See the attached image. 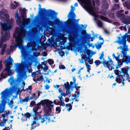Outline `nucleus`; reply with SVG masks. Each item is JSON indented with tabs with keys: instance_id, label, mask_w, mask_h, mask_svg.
<instances>
[{
	"instance_id": "obj_23",
	"label": "nucleus",
	"mask_w": 130,
	"mask_h": 130,
	"mask_svg": "<svg viewBox=\"0 0 130 130\" xmlns=\"http://www.w3.org/2000/svg\"><path fill=\"white\" fill-rule=\"evenodd\" d=\"M68 91H66V93H64L62 92L61 93L59 96H58V98L59 100H61V99H62L63 98H62V96H63L64 97L66 96L67 95H68V93H67Z\"/></svg>"
},
{
	"instance_id": "obj_60",
	"label": "nucleus",
	"mask_w": 130,
	"mask_h": 130,
	"mask_svg": "<svg viewBox=\"0 0 130 130\" xmlns=\"http://www.w3.org/2000/svg\"><path fill=\"white\" fill-rule=\"evenodd\" d=\"M113 24H115L116 25H119L120 24L119 23L117 22H114Z\"/></svg>"
},
{
	"instance_id": "obj_40",
	"label": "nucleus",
	"mask_w": 130,
	"mask_h": 130,
	"mask_svg": "<svg viewBox=\"0 0 130 130\" xmlns=\"http://www.w3.org/2000/svg\"><path fill=\"white\" fill-rule=\"evenodd\" d=\"M30 105L31 106H35L36 105L35 102L34 101H31L30 103Z\"/></svg>"
},
{
	"instance_id": "obj_1",
	"label": "nucleus",
	"mask_w": 130,
	"mask_h": 130,
	"mask_svg": "<svg viewBox=\"0 0 130 130\" xmlns=\"http://www.w3.org/2000/svg\"><path fill=\"white\" fill-rule=\"evenodd\" d=\"M53 102L52 101H50L48 99L44 100H41L39 103L36 104L35 107L33 108V110L36 112L40 108L41 105L42 106L46 105L47 109H45L44 111V114L42 116L41 115L39 116V119L40 120L41 123H44L47 120H48V122L51 121L49 116L51 113L52 108L53 107Z\"/></svg>"
},
{
	"instance_id": "obj_44",
	"label": "nucleus",
	"mask_w": 130,
	"mask_h": 130,
	"mask_svg": "<svg viewBox=\"0 0 130 130\" xmlns=\"http://www.w3.org/2000/svg\"><path fill=\"white\" fill-rule=\"evenodd\" d=\"M56 23H60L61 25H63L64 23L63 22H60L59 20H56Z\"/></svg>"
},
{
	"instance_id": "obj_38",
	"label": "nucleus",
	"mask_w": 130,
	"mask_h": 130,
	"mask_svg": "<svg viewBox=\"0 0 130 130\" xmlns=\"http://www.w3.org/2000/svg\"><path fill=\"white\" fill-rule=\"evenodd\" d=\"M82 59L85 60L86 59H89V58L88 57H87L86 54H83L82 55Z\"/></svg>"
},
{
	"instance_id": "obj_64",
	"label": "nucleus",
	"mask_w": 130,
	"mask_h": 130,
	"mask_svg": "<svg viewBox=\"0 0 130 130\" xmlns=\"http://www.w3.org/2000/svg\"><path fill=\"white\" fill-rule=\"evenodd\" d=\"M34 120L35 121H36L38 120L39 119H39V118H38L37 116H35V117H34Z\"/></svg>"
},
{
	"instance_id": "obj_12",
	"label": "nucleus",
	"mask_w": 130,
	"mask_h": 130,
	"mask_svg": "<svg viewBox=\"0 0 130 130\" xmlns=\"http://www.w3.org/2000/svg\"><path fill=\"white\" fill-rule=\"evenodd\" d=\"M10 35L9 34L6 33L5 35H4L3 33H1V38L0 41V48L2 47L4 42L10 39Z\"/></svg>"
},
{
	"instance_id": "obj_31",
	"label": "nucleus",
	"mask_w": 130,
	"mask_h": 130,
	"mask_svg": "<svg viewBox=\"0 0 130 130\" xmlns=\"http://www.w3.org/2000/svg\"><path fill=\"white\" fill-rule=\"evenodd\" d=\"M97 23L98 26L100 27H102L103 26V23L102 21L100 20H98L97 22Z\"/></svg>"
},
{
	"instance_id": "obj_4",
	"label": "nucleus",
	"mask_w": 130,
	"mask_h": 130,
	"mask_svg": "<svg viewBox=\"0 0 130 130\" xmlns=\"http://www.w3.org/2000/svg\"><path fill=\"white\" fill-rule=\"evenodd\" d=\"M76 15L74 12V10L72 9L68 15V19L67 22H67V24L72 30H73L75 29L77 26L76 23H78L79 20V19H76Z\"/></svg>"
},
{
	"instance_id": "obj_5",
	"label": "nucleus",
	"mask_w": 130,
	"mask_h": 130,
	"mask_svg": "<svg viewBox=\"0 0 130 130\" xmlns=\"http://www.w3.org/2000/svg\"><path fill=\"white\" fill-rule=\"evenodd\" d=\"M40 9V10L39 11L38 13L42 14L45 13L48 17H49L50 19L53 20L52 21L48 20H47L48 24L49 26H53L55 24V17L54 15L55 13V11L51 9L45 10V8H41Z\"/></svg>"
},
{
	"instance_id": "obj_37",
	"label": "nucleus",
	"mask_w": 130,
	"mask_h": 130,
	"mask_svg": "<svg viewBox=\"0 0 130 130\" xmlns=\"http://www.w3.org/2000/svg\"><path fill=\"white\" fill-rule=\"evenodd\" d=\"M7 76V74L6 73L4 75H3V72H2L1 74V77H0V81L2 79V78H5L6 77V76Z\"/></svg>"
},
{
	"instance_id": "obj_56",
	"label": "nucleus",
	"mask_w": 130,
	"mask_h": 130,
	"mask_svg": "<svg viewBox=\"0 0 130 130\" xmlns=\"http://www.w3.org/2000/svg\"><path fill=\"white\" fill-rule=\"evenodd\" d=\"M6 47V44H4L2 49L5 50Z\"/></svg>"
},
{
	"instance_id": "obj_49",
	"label": "nucleus",
	"mask_w": 130,
	"mask_h": 130,
	"mask_svg": "<svg viewBox=\"0 0 130 130\" xmlns=\"http://www.w3.org/2000/svg\"><path fill=\"white\" fill-rule=\"evenodd\" d=\"M65 54L64 52L63 51L61 50L60 52V54L61 56L62 57Z\"/></svg>"
},
{
	"instance_id": "obj_30",
	"label": "nucleus",
	"mask_w": 130,
	"mask_h": 130,
	"mask_svg": "<svg viewBox=\"0 0 130 130\" xmlns=\"http://www.w3.org/2000/svg\"><path fill=\"white\" fill-rule=\"evenodd\" d=\"M8 120L7 119H3L2 122L0 123V126H3L4 124H6V122Z\"/></svg>"
},
{
	"instance_id": "obj_58",
	"label": "nucleus",
	"mask_w": 130,
	"mask_h": 130,
	"mask_svg": "<svg viewBox=\"0 0 130 130\" xmlns=\"http://www.w3.org/2000/svg\"><path fill=\"white\" fill-rule=\"evenodd\" d=\"M75 93H77V97L76 98H77L79 96V95L80 94V92H79L78 91H76L75 92Z\"/></svg>"
},
{
	"instance_id": "obj_18",
	"label": "nucleus",
	"mask_w": 130,
	"mask_h": 130,
	"mask_svg": "<svg viewBox=\"0 0 130 130\" xmlns=\"http://www.w3.org/2000/svg\"><path fill=\"white\" fill-rule=\"evenodd\" d=\"M118 12H119V11H117L116 13V16L117 17L119 18L122 20V21L125 18V15L124 14H121L118 13Z\"/></svg>"
},
{
	"instance_id": "obj_7",
	"label": "nucleus",
	"mask_w": 130,
	"mask_h": 130,
	"mask_svg": "<svg viewBox=\"0 0 130 130\" xmlns=\"http://www.w3.org/2000/svg\"><path fill=\"white\" fill-rule=\"evenodd\" d=\"M19 79H14L13 76L10 77L8 79V82L10 83L12 87L10 88V91L12 92H15L18 89L17 87L18 83L19 82Z\"/></svg>"
},
{
	"instance_id": "obj_20",
	"label": "nucleus",
	"mask_w": 130,
	"mask_h": 130,
	"mask_svg": "<svg viewBox=\"0 0 130 130\" xmlns=\"http://www.w3.org/2000/svg\"><path fill=\"white\" fill-rule=\"evenodd\" d=\"M14 3L15 4V5L13 4H11L10 6V8L11 9H15L19 5V3L16 1H14Z\"/></svg>"
},
{
	"instance_id": "obj_10",
	"label": "nucleus",
	"mask_w": 130,
	"mask_h": 130,
	"mask_svg": "<svg viewBox=\"0 0 130 130\" xmlns=\"http://www.w3.org/2000/svg\"><path fill=\"white\" fill-rule=\"evenodd\" d=\"M0 24L2 27V31H4V35H5V34L6 33L10 35V32L9 30L11 28V25H8L6 23H2L0 22Z\"/></svg>"
},
{
	"instance_id": "obj_11",
	"label": "nucleus",
	"mask_w": 130,
	"mask_h": 130,
	"mask_svg": "<svg viewBox=\"0 0 130 130\" xmlns=\"http://www.w3.org/2000/svg\"><path fill=\"white\" fill-rule=\"evenodd\" d=\"M6 10L4 9H2L0 11V19L4 20L6 21H8L9 19V16L6 13Z\"/></svg>"
},
{
	"instance_id": "obj_32",
	"label": "nucleus",
	"mask_w": 130,
	"mask_h": 130,
	"mask_svg": "<svg viewBox=\"0 0 130 130\" xmlns=\"http://www.w3.org/2000/svg\"><path fill=\"white\" fill-rule=\"evenodd\" d=\"M47 61L48 63L50 65L53 64L54 63V61L52 59H48Z\"/></svg>"
},
{
	"instance_id": "obj_35",
	"label": "nucleus",
	"mask_w": 130,
	"mask_h": 130,
	"mask_svg": "<svg viewBox=\"0 0 130 130\" xmlns=\"http://www.w3.org/2000/svg\"><path fill=\"white\" fill-rule=\"evenodd\" d=\"M61 107H60V106L56 107V111L58 112L57 113H59L61 111Z\"/></svg>"
},
{
	"instance_id": "obj_27",
	"label": "nucleus",
	"mask_w": 130,
	"mask_h": 130,
	"mask_svg": "<svg viewBox=\"0 0 130 130\" xmlns=\"http://www.w3.org/2000/svg\"><path fill=\"white\" fill-rule=\"evenodd\" d=\"M124 5L128 9H130V1L125 2Z\"/></svg>"
},
{
	"instance_id": "obj_13",
	"label": "nucleus",
	"mask_w": 130,
	"mask_h": 130,
	"mask_svg": "<svg viewBox=\"0 0 130 130\" xmlns=\"http://www.w3.org/2000/svg\"><path fill=\"white\" fill-rule=\"evenodd\" d=\"M9 90L8 88H6L5 90L2 92L1 94V98L2 99V102L4 103L5 100L8 97L9 95Z\"/></svg>"
},
{
	"instance_id": "obj_24",
	"label": "nucleus",
	"mask_w": 130,
	"mask_h": 130,
	"mask_svg": "<svg viewBox=\"0 0 130 130\" xmlns=\"http://www.w3.org/2000/svg\"><path fill=\"white\" fill-rule=\"evenodd\" d=\"M119 5L118 4H115L113 6L111 9V11H113L115 10H117L119 9Z\"/></svg>"
},
{
	"instance_id": "obj_21",
	"label": "nucleus",
	"mask_w": 130,
	"mask_h": 130,
	"mask_svg": "<svg viewBox=\"0 0 130 130\" xmlns=\"http://www.w3.org/2000/svg\"><path fill=\"white\" fill-rule=\"evenodd\" d=\"M29 100V97L28 96L26 97L24 99H20V100L19 103L21 104H23V103L24 102H28Z\"/></svg>"
},
{
	"instance_id": "obj_36",
	"label": "nucleus",
	"mask_w": 130,
	"mask_h": 130,
	"mask_svg": "<svg viewBox=\"0 0 130 130\" xmlns=\"http://www.w3.org/2000/svg\"><path fill=\"white\" fill-rule=\"evenodd\" d=\"M85 65L87 68V72H89L90 70H91L90 66L89 64L88 63L86 64Z\"/></svg>"
},
{
	"instance_id": "obj_48",
	"label": "nucleus",
	"mask_w": 130,
	"mask_h": 130,
	"mask_svg": "<svg viewBox=\"0 0 130 130\" xmlns=\"http://www.w3.org/2000/svg\"><path fill=\"white\" fill-rule=\"evenodd\" d=\"M70 87L71 88V90L72 91L73 90L72 89V88H74V87L73 86V84H74V83L73 82H70Z\"/></svg>"
},
{
	"instance_id": "obj_51",
	"label": "nucleus",
	"mask_w": 130,
	"mask_h": 130,
	"mask_svg": "<svg viewBox=\"0 0 130 130\" xmlns=\"http://www.w3.org/2000/svg\"><path fill=\"white\" fill-rule=\"evenodd\" d=\"M5 51V50L2 49L1 51L0 52V54L1 55H3Z\"/></svg>"
},
{
	"instance_id": "obj_34",
	"label": "nucleus",
	"mask_w": 130,
	"mask_h": 130,
	"mask_svg": "<svg viewBox=\"0 0 130 130\" xmlns=\"http://www.w3.org/2000/svg\"><path fill=\"white\" fill-rule=\"evenodd\" d=\"M24 116L27 118H29L31 116V114L29 112H27L25 113Z\"/></svg>"
},
{
	"instance_id": "obj_59",
	"label": "nucleus",
	"mask_w": 130,
	"mask_h": 130,
	"mask_svg": "<svg viewBox=\"0 0 130 130\" xmlns=\"http://www.w3.org/2000/svg\"><path fill=\"white\" fill-rule=\"evenodd\" d=\"M43 56H46L47 55V53L45 52H43Z\"/></svg>"
},
{
	"instance_id": "obj_43",
	"label": "nucleus",
	"mask_w": 130,
	"mask_h": 130,
	"mask_svg": "<svg viewBox=\"0 0 130 130\" xmlns=\"http://www.w3.org/2000/svg\"><path fill=\"white\" fill-rule=\"evenodd\" d=\"M13 102L12 100H11L10 101V103H9V105L10 106V108H12L13 106Z\"/></svg>"
},
{
	"instance_id": "obj_28",
	"label": "nucleus",
	"mask_w": 130,
	"mask_h": 130,
	"mask_svg": "<svg viewBox=\"0 0 130 130\" xmlns=\"http://www.w3.org/2000/svg\"><path fill=\"white\" fill-rule=\"evenodd\" d=\"M104 42H100V44H98L95 46L96 48L98 50H99L102 47V45L103 44Z\"/></svg>"
},
{
	"instance_id": "obj_19",
	"label": "nucleus",
	"mask_w": 130,
	"mask_h": 130,
	"mask_svg": "<svg viewBox=\"0 0 130 130\" xmlns=\"http://www.w3.org/2000/svg\"><path fill=\"white\" fill-rule=\"evenodd\" d=\"M18 13H16L15 14V18L17 19L16 22L17 24L20 23L22 21L21 18L20 16H18Z\"/></svg>"
},
{
	"instance_id": "obj_42",
	"label": "nucleus",
	"mask_w": 130,
	"mask_h": 130,
	"mask_svg": "<svg viewBox=\"0 0 130 130\" xmlns=\"http://www.w3.org/2000/svg\"><path fill=\"white\" fill-rule=\"evenodd\" d=\"M43 77L42 75L39 78H37V80L38 81H40L41 80H43Z\"/></svg>"
},
{
	"instance_id": "obj_26",
	"label": "nucleus",
	"mask_w": 130,
	"mask_h": 130,
	"mask_svg": "<svg viewBox=\"0 0 130 130\" xmlns=\"http://www.w3.org/2000/svg\"><path fill=\"white\" fill-rule=\"evenodd\" d=\"M21 15L23 20H27V19H25V18L26 17V16L25 11H24L22 10Z\"/></svg>"
},
{
	"instance_id": "obj_52",
	"label": "nucleus",
	"mask_w": 130,
	"mask_h": 130,
	"mask_svg": "<svg viewBox=\"0 0 130 130\" xmlns=\"http://www.w3.org/2000/svg\"><path fill=\"white\" fill-rule=\"evenodd\" d=\"M41 68L42 69H43V67L42 65L41 64H39V65L37 66V68L39 70Z\"/></svg>"
},
{
	"instance_id": "obj_39",
	"label": "nucleus",
	"mask_w": 130,
	"mask_h": 130,
	"mask_svg": "<svg viewBox=\"0 0 130 130\" xmlns=\"http://www.w3.org/2000/svg\"><path fill=\"white\" fill-rule=\"evenodd\" d=\"M86 53L88 57L90 56L91 53V51L90 50H87L86 51Z\"/></svg>"
},
{
	"instance_id": "obj_54",
	"label": "nucleus",
	"mask_w": 130,
	"mask_h": 130,
	"mask_svg": "<svg viewBox=\"0 0 130 130\" xmlns=\"http://www.w3.org/2000/svg\"><path fill=\"white\" fill-rule=\"evenodd\" d=\"M7 54L8 55L10 53V50L9 48H7L6 51Z\"/></svg>"
},
{
	"instance_id": "obj_46",
	"label": "nucleus",
	"mask_w": 130,
	"mask_h": 130,
	"mask_svg": "<svg viewBox=\"0 0 130 130\" xmlns=\"http://www.w3.org/2000/svg\"><path fill=\"white\" fill-rule=\"evenodd\" d=\"M59 68L60 69H64L66 68L65 66L63 65L59 66Z\"/></svg>"
},
{
	"instance_id": "obj_17",
	"label": "nucleus",
	"mask_w": 130,
	"mask_h": 130,
	"mask_svg": "<svg viewBox=\"0 0 130 130\" xmlns=\"http://www.w3.org/2000/svg\"><path fill=\"white\" fill-rule=\"evenodd\" d=\"M100 18L102 20L110 23H112V21L108 18L102 15H100Z\"/></svg>"
},
{
	"instance_id": "obj_50",
	"label": "nucleus",
	"mask_w": 130,
	"mask_h": 130,
	"mask_svg": "<svg viewBox=\"0 0 130 130\" xmlns=\"http://www.w3.org/2000/svg\"><path fill=\"white\" fill-rule=\"evenodd\" d=\"M50 86L48 84H46L45 86V89L48 90L50 88Z\"/></svg>"
},
{
	"instance_id": "obj_41",
	"label": "nucleus",
	"mask_w": 130,
	"mask_h": 130,
	"mask_svg": "<svg viewBox=\"0 0 130 130\" xmlns=\"http://www.w3.org/2000/svg\"><path fill=\"white\" fill-rule=\"evenodd\" d=\"M115 81L117 82H118L119 84L120 83H121V80L120 78H118L117 77L116 78Z\"/></svg>"
},
{
	"instance_id": "obj_2",
	"label": "nucleus",
	"mask_w": 130,
	"mask_h": 130,
	"mask_svg": "<svg viewBox=\"0 0 130 130\" xmlns=\"http://www.w3.org/2000/svg\"><path fill=\"white\" fill-rule=\"evenodd\" d=\"M20 30L18 28H16L15 31V33L13 34V36L15 39V46L16 47L21 50L23 53L25 52L26 50L24 46L23 39L25 36V31L23 27L22 26L19 27Z\"/></svg>"
},
{
	"instance_id": "obj_55",
	"label": "nucleus",
	"mask_w": 130,
	"mask_h": 130,
	"mask_svg": "<svg viewBox=\"0 0 130 130\" xmlns=\"http://www.w3.org/2000/svg\"><path fill=\"white\" fill-rule=\"evenodd\" d=\"M88 59H89V60L88 61V62L90 64H92L93 62V59H92V60H90V58Z\"/></svg>"
},
{
	"instance_id": "obj_45",
	"label": "nucleus",
	"mask_w": 130,
	"mask_h": 130,
	"mask_svg": "<svg viewBox=\"0 0 130 130\" xmlns=\"http://www.w3.org/2000/svg\"><path fill=\"white\" fill-rule=\"evenodd\" d=\"M33 111L34 113L33 115L34 116H37L39 114V113L37 112L38 111H36V112H35L34 110H33Z\"/></svg>"
},
{
	"instance_id": "obj_8",
	"label": "nucleus",
	"mask_w": 130,
	"mask_h": 130,
	"mask_svg": "<svg viewBox=\"0 0 130 130\" xmlns=\"http://www.w3.org/2000/svg\"><path fill=\"white\" fill-rule=\"evenodd\" d=\"M5 62L6 68H5L4 71H8L7 74V75L11 76L12 75V72L11 70L10 69L11 68L10 66L12 64V62H13V60L10 56V57L7 58L5 60Z\"/></svg>"
},
{
	"instance_id": "obj_15",
	"label": "nucleus",
	"mask_w": 130,
	"mask_h": 130,
	"mask_svg": "<svg viewBox=\"0 0 130 130\" xmlns=\"http://www.w3.org/2000/svg\"><path fill=\"white\" fill-rule=\"evenodd\" d=\"M106 0L103 1L102 2V7L104 9L107 10L109 7L108 3L106 2Z\"/></svg>"
},
{
	"instance_id": "obj_9",
	"label": "nucleus",
	"mask_w": 130,
	"mask_h": 130,
	"mask_svg": "<svg viewBox=\"0 0 130 130\" xmlns=\"http://www.w3.org/2000/svg\"><path fill=\"white\" fill-rule=\"evenodd\" d=\"M127 33H126L124 35L121 37H118V42L119 44H123V46L125 45L126 43V38L127 40L130 41V35H127Z\"/></svg>"
},
{
	"instance_id": "obj_33",
	"label": "nucleus",
	"mask_w": 130,
	"mask_h": 130,
	"mask_svg": "<svg viewBox=\"0 0 130 130\" xmlns=\"http://www.w3.org/2000/svg\"><path fill=\"white\" fill-rule=\"evenodd\" d=\"M60 100L61 101V103L60 105V107H61V106H64L65 105V104L64 103L63 99H61V100Z\"/></svg>"
},
{
	"instance_id": "obj_25",
	"label": "nucleus",
	"mask_w": 130,
	"mask_h": 130,
	"mask_svg": "<svg viewBox=\"0 0 130 130\" xmlns=\"http://www.w3.org/2000/svg\"><path fill=\"white\" fill-rule=\"evenodd\" d=\"M64 87L66 90L68 91V90H70L71 89L70 85L68 82H67L64 84Z\"/></svg>"
},
{
	"instance_id": "obj_63",
	"label": "nucleus",
	"mask_w": 130,
	"mask_h": 130,
	"mask_svg": "<svg viewBox=\"0 0 130 130\" xmlns=\"http://www.w3.org/2000/svg\"><path fill=\"white\" fill-rule=\"evenodd\" d=\"M95 3L97 5H100V2L99 0H96L95 1Z\"/></svg>"
},
{
	"instance_id": "obj_61",
	"label": "nucleus",
	"mask_w": 130,
	"mask_h": 130,
	"mask_svg": "<svg viewBox=\"0 0 130 130\" xmlns=\"http://www.w3.org/2000/svg\"><path fill=\"white\" fill-rule=\"evenodd\" d=\"M72 109V105H70L69 108L67 110L68 111H69Z\"/></svg>"
},
{
	"instance_id": "obj_14",
	"label": "nucleus",
	"mask_w": 130,
	"mask_h": 130,
	"mask_svg": "<svg viewBox=\"0 0 130 130\" xmlns=\"http://www.w3.org/2000/svg\"><path fill=\"white\" fill-rule=\"evenodd\" d=\"M128 69L127 68H121V70L120 72V74H121V73H122L123 75H121V77L122 78L125 76V75H126L129 76L128 74Z\"/></svg>"
},
{
	"instance_id": "obj_22",
	"label": "nucleus",
	"mask_w": 130,
	"mask_h": 130,
	"mask_svg": "<svg viewBox=\"0 0 130 130\" xmlns=\"http://www.w3.org/2000/svg\"><path fill=\"white\" fill-rule=\"evenodd\" d=\"M119 68H120L116 66V70H114V71L115 73L117 75V77H121V74H120L119 73L120 71L118 70Z\"/></svg>"
},
{
	"instance_id": "obj_29",
	"label": "nucleus",
	"mask_w": 130,
	"mask_h": 130,
	"mask_svg": "<svg viewBox=\"0 0 130 130\" xmlns=\"http://www.w3.org/2000/svg\"><path fill=\"white\" fill-rule=\"evenodd\" d=\"M108 17L112 19H113L115 18V15L113 13L110 12L108 14Z\"/></svg>"
},
{
	"instance_id": "obj_47",
	"label": "nucleus",
	"mask_w": 130,
	"mask_h": 130,
	"mask_svg": "<svg viewBox=\"0 0 130 130\" xmlns=\"http://www.w3.org/2000/svg\"><path fill=\"white\" fill-rule=\"evenodd\" d=\"M36 94L35 93H33V94L32 95V96L34 98V100L35 101L38 98V97H37V96H36Z\"/></svg>"
},
{
	"instance_id": "obj_16",
	"label": "nucleus",
	"mask_w": 130,
	"mask_h": 130,
	"mask_svg": "<svg viewBox=\"0 0 130 130\" xmlns=\"http://www.w3.org/2000/svg\"><path fill=\"white\" fill-rule=\"evenodd\" d=\"M122 22L126 25L130 23V17L127 16L122 21Z\"/></svg>"
},
{
	"instance_id": "obj_6",
	"label": "nucleus",
	"mask_w": 130,
	"mask_h": 130,
	"mask_svg": "<svg viewBox=\"0 0 130 130\" xmlns=\"http://www.w3.org/2000/svg\"><path fill=\"white\" fill-rule=\"evenodd\" d=\"M15 70L18 76L20 77L26 74L27 69V63L24 61L21 63H17L15 65Z\"/></svg>"
},
{
	"instance_id": "obj_53",
	"label": "nucleus",
	"mask_w": 130,
	"mask_h": 130,
	"mask_svg": "<svg viewBox=\"0 0 130 130\" xmlns=\"http://www.w3.org/2000/svg\"><path fill=\"white\" fill-rule=\"evenodd\" d=\"M32 86H29L28 87V88L26 89L25 90H32Z\"/></svg>"
},
{
	"instance_id": "obj_57",
	"label": "nucleus",
	"mask_w": 130,
	"mask_h": 130,
	"mask_svg": "<svg viewBox=\"0 0 130 130\" xmlns=\"http://www.w3.org/2000/svg\"><path fill=\"white\" fill-rule=\"evenodd\" d=\"M45 67L44 68H43V69H44V71H45V70L47 71V70H48V67L46 65H45L44 66Z\"/></svg>"
},
{
	"instance_id": "obj_62",
	"label": "nucleus",
	"mask_w": 130,
	"mask_h": 130,
	"mask_svg": "<svg viewBox=\"0 0 130 130\" xmlns=\"http://www.w3.org/2000/svg\"><path fill=\"white\" fill-rule=\"evenodd\" d=\"M2 60H0V70L2 68L3 66L2 64Z\"/></svg>"
},
{
	"instance_id": "obj_3",
	"label": "nucleus",
	"mask_w": 130,
	"mask_h": 130,
	"mask_svg": "<svg viewBox=\"0 0 130 130\" xmlns=\"http://www.w3.org/2000/svg\"><path fill=\"white\" fill-rule=\"evenodd\" d=\"M104 57V52L102 51L99 58V59L101 61L99 60H96L94 62L96 67H97L100 64H102L105 67L109 69V70H112V69H114L115 65L113 64V62L112 59L108 56L109 60L107 61L105 59Z\"/></svg>"
}]
</instances>
